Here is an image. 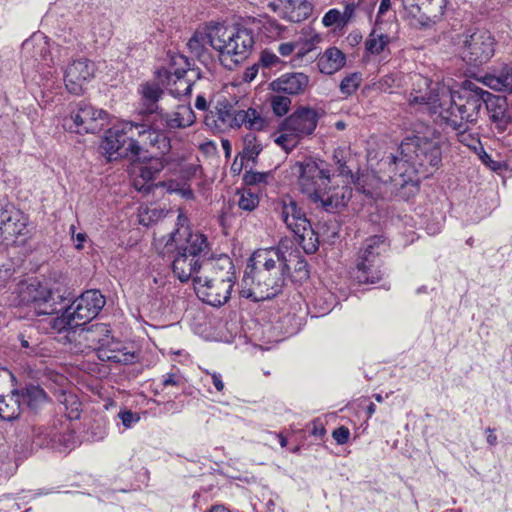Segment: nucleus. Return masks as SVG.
Returning a JSON list of instances; mask_svg holds the SVG:
<instances>
[{"label":"nucleus","mask_w":512,"mask_h":512,"mask_svg":"<svg viewBox=\"0 0 512 512\" xmlns=\"http://www.w3.org/2000/svg\"><path fill=\"white\" fill-rule=\"evenodd\" d=\"M483 83L496 91L512 92V66H503L498 73L488 74L483 78Z\"/></svg>","instance_id":"38"},{"label":"nucleus","mask_w":512,"mask_h":512,"mask_svg":"<svg viewBox=\"0 0 512 512\" xmlns=\"http://www.w3.org/2000/svg\"><path fill=\"white\" fill-rule=\"evenodd\" d=\"M273 178L272 173L269 172H255V171H246L243 176V181L246 185L255 186L261 184H268L270 180Z\"/></svg>","instance_id":"45"},{"label":"nucleus","mask_w":512,"mask_h":512,"mask_svg":"<svg viewBox=\"0 0 512 512\" xmlns=\"http://www.w3.org/2000/svg\"><path fill=\"white\" fill-rule=\"evenodd\" d=\"M14 346L19 349L20 353L28 357H44L48 354V349L40 341L39 332L35 329H26L16 336Z\"/></svg>","instance_id":"28"},{"label":"nucleus","mask_w":512,"mask_h":512,"mask_svg":"<svg viewBox=\"0 0 512 512\" xmlns=\"http://www.w3.org/2000/svg\"><path fill=\"white\" fill-rule=\"evenodd\" d=\"M213 385L215 386L216 390L221 392L224 389V383L222 381V376L219 373H212L211 374Z\"/></svg>","instance_id":"64"},{"label":"nucleus","mask_w":512,"mask_h":512,"mask_svg":"<svg viewBox=\"0 0 512 512\" xmlns=\"http://www.w3.org/2000/svg\"><path fill=\"white\" fill-rule=\"evenodd\" d=\"M231 118V128L245 125L249 130L261 131L267 126L266 119L253 108H249L248 110H233L231 111Z\"/></svg>","instance_id":"31"},{"label":"nucleus","mask_w":512,"mask_h":512,"mask_svg":"<svg viewBox=\"0 0 512 512\" xmlns=\"http://www.w3.org/2000/svg\"><path fill=\"white\" fill-rule=\"evenodd\" d=\"M262 151V144L252 134H247L244 138V148L242 151V158L249 161H255L256 157Z\"/></svg>","instance_id":"43"},{"label":"nucleus","mask_w":512,"mask_h":512,"mask_svg":"<svg viewBox=\"0 0 512 512\" xmlns=\"http://www.w3.org/2000/svg\"><path fill=\"white\" fill-rule=\"evenodd\" d=\"M154 117L156 127L164 128L166 132L187 128L195 122L196 118L192 108L187 105H179L172 113H164L160 110Z\"/></svg>","instance_id":"22"},{"label":"nucleus","mask_w":512,"mask_h":512,"mask_svg":"<svg viewBox=\"0 0 512 512\" xmlns=\"http://www.w3.org/2000/svg\"><path fill=\"white\" fill-rule=\"evenodd\" d=\"M105 305V298L98 290H88L76 298L69 307L79 327L93 320Z\"/></svg>","instance_id":"15"},{"label":"nucleus","mask_w":512,"mask_h":512,"mask_svg":"<svg viewBox=\"0 0 512 512\" xmlns=\"http://www.w3.org/2000/svg\"><path fill=\"white\" fill-rule=\"evenodd\" d=\"M363 81V75L360 72L347 74L340 82L339 89L342 95L351 96L360 87Z\"/></svg>","instance_id":"41"},{"label":"nucleus","mask_w":512,"mask_h":512,"mask_svg":"<svg viewBox=\"0 0 512 512\" xmlns=\"http://www.w3.org/2000/svg\"><path fill=\"white\" fill-rule=\"evenodd\" d=\"M21 395L19 390H12L9 394L0 396V419L13 421L22 413Z\"/></svg>","instance_id":"34"},{"label":"nucleus","mask_w":512,"mask_h":512,"mask_svg":"<svg viewBox=\"0 0 512 512\" xmlns=\"http://www.w3.org/2000/svg\"><path fill=\"white\" fill-rule=\"evenodd\" d=\"M212 35L219 60L229 68L244 62L255 45L253 31L241 25L225 26L217 23V31Z\"/></svg>","instance_id":"5"},{"label":"nucleus","mask_w":512,"mask_h":512,"mask_svg":"<svg viewBox=\"0 0 512 512\" xmlns=\"http://www.w3.org/2000/svg\"><path fill=\"white\" fill-rule=\"evenodd\" d=\"M296 270V272L299 273L301 279L309 277V271L307 270V263L305 262V260L300 259L298 261Z\"/></svg>","instance_id":"61"},{"label":"nucleus","mask_w":512,"mask_h":512,"mask_svg":"<svg viewBox=\"0 0 512 512\" xmlns=\"http://www.w3.org/2000/svg\"><path fill=\"white\" fill-rule=\"evenodd\" d=\"M346 64V55L337 47H329L318 58L319 71L326 75H333Z\"/></svg>","instance_id":"32"},{"label":"nucleus","mask_w":512,"mask_h":512,"mask_svg":"<svg viewBox=\"0 0 512 512\" xmlns=\"http://www.w3.org/2000/svg\"><path fill=\"white\" fill-rule=\"evenodd\" d=\"M282 221L294 234L296 242L305 253L313 254L318 250L319 239L303 209L290 196L282 198L276 205Z\"/></svg>","instance_id":"8"},{"label":"nucleus","mask_w":512,"mask_h":512,"mask_svg":"<svg viewBox=\"0 0 512 512\" xmlns=\"http://www.w3.org/2000/svg\"><path fill=\"white\" fill-rule=\"evenodd\" d=\"M332 436L337 444L343 445L347 443L350 438V430L345 426H340L333 431Z\"/></svg>","instance_id":"53"},{"label":"nucleus","mask_w":512,"mask_h":512,"mask_svg":"<svg viewBox=\"0 0 512 512\" xmlns=\"http://www.w3.org/2000/svg\"><path fill=\"white\" fill-rule=\"evenodd\" d=\"M215 125L222 129L225 127H231V111L229 110H218L214 116Z\"/></svg>","instance_id":"52"},{"label":"nucleus","mask_w":512,"mask_h":512,"mask_svg":"<svg viewBox=\"0 0 512 512\" xmlns=\"http://www.w3.org/2000/svg\"><path fill=\"white\" fill-rule=\"evenodd\" d=\"M195 291L198 297L211 306H221L225 304L231 295L234 285L213 281L207 275H198L194 278Z\"/></svg>","instance_id":"19"},{"label":"nucleus","mask_w":512,"mask_h":512,"mask_svg":"<svg viewBox=\"0 0 512 512\" xmlns=\"http://www.w3.org/2000/svg\"><path fill=\"white\" fill-rule=\"evenodd\" d=\"M179 377L174 374V373H169L167 374L166 376H164L163 378V381H162V384L164 387H167V386H177L179 385Z\"/></svg>","instance_id":"59"},{"label":"nucleus","mask_w":512,"mask_h":512,"mask_svg":"<svg viewBox=\"0 0 512 512\" xmlns=\"http://www.w3.org/2000/svg\"><path fill=\"white\" fill-rule=\"evenodd\" d=\"M464 92H471L477 95L481 101V108L485 105L491 122L494 123L499 130L506 128V125L511 121V113L508 110L506 97L493 95L470 81H465L462 88L459 91H455V93Z\"/></svg>","instance_id":"14"},{"label":"nucleus","mask_w":512,"mask_h":512,"mask_svg":"<svg viewBox=\"0 0 512 512\" xmlns=\"http://www.w3.org/2000/svg\"><path fill=\"white\" fill-rule=\"evenodd\" d=\"M51 327L57 332L74 330L73 334L76 333L79 328L73 314L70 313L69 307H67L61 316H57L51 320Z\"/></svg>","instance_id":"40"},{"label":"nucleus","mask_w":512,"mask_h":512,"mask_svg":"<svg viewBox=\"0 0 512 512\" xmlns=\"http://www.w3.org/2000/svg\"><path fill=\"white\" fill-rule=\"evenodd\" d=\"M332 159L339 176L346 178L348 182L353 183L359 192L371 198L375 197L374 193L366 187V180L353 173V159L349 149L340 147L335 149Z\"/></svg>","instance_id":"21"},{"label":"nucleus","mask_w":512,"mask_h":512,"mask_svg":"<svg viewBox=\"0 0 512 512\" xmlns=\"http://www.w3.org/2000/svg\"><path fill=\"white\" fill-rule=\"evenodd\" d=\"M294 48H295V44H293L291 42L281 43L278 46V52L282 56H289L294 51Z\"/></svg>","instance_id":"58"},{"label":"nucleus","mask_w":512,"mask_h":512,"mask_svg":"<svg viewBox=\"0 0 512 512\" xmlns=\"http://www.w3.org/2000/svg\"><path fill=\"white\" fill-rule=\"evenodd\" d=\"M0 230L5 235V240L24 236L27 233V219L21 211L15 208L10 209V214L5 218V223Z\"/></svg>","instance_id":"33"},{"label":"nucleus","mask_w":512,"mask_h":512,"mask_svg":"<svg viewBox=\"0 0 512 512\" xmlns=\"http://www.w3.org/2000/svg\"><path fill=\"white\" fill-rule=\"evenodd\" d=\"M19 394L22 408L26 405L34 413H37L48 401L47 393L38 385H28L19 390Z\"/></svg>","instance_id":"35"},{"label":"nucleus","mask_w":512,"mask_h":512,"mask_svg":"<svg viewBox=\"0 0 512 512\" xmlns=\"http://www.w3.org/2000/svg\"><path fill=\"white\" fill-rule=\"evenodd\" d=\"M322 24L325 27L336 26L338 28H343L346 26L345 21H343L341 16V11L336 8L330 9L324 14Z\"/></svg>","instance_id":"49"},{"label":"nucleus","mask_w":512,"mask_h":512,"mask_svg":"<svg viewBox=\"0 0 512 512\" xmlns=\"http://www.w3.org/2000/svg\"><path fill=\"white\" fill-rule=\"evenodd\" d=\"M410 105H428L440 119L444 130L474 152H484L479 133L474 129L480 118V98L471 92L455 93L449 85L418 76L408 97Z\"/></svg>","instance_id":"1"},{"label":"nucleus","mask_w":512,"mask_h":512,"mask_svg":"<svg viewBox=\"0 0 512 512\" xmlns=\"http://www.w3.org/2000/svg\"><path fill=\"white\" fill-rule=\"evenodd\" d=\"M442 161V151L437 140L417 136L402 142L398 154H389L380 161L383 169L389 173V180L404 186L414 182V175L422 172L424 176L432 174Z\"/></svg>","instance_id":"2"},{"label":"nucleus","mask_w":512,"mask_h":512,"mask_svg":"<svg viewBox=\"0 0 512 512\" xmlns=\"http://www.w3.org/2000/svg\"><path fill=\"white\" fill-rule=\"evenodd\" d=\"M112 339L111 330L104 323H96L87 328H81L78 333L79 343H85L87 348L97 352L98 349L106 347Z\"/></svg>","instance_id":"27"},{"label":"nucleus","mask_w":512,"mask_h":512,"mask_svg":"<svg viewBox=\"0 0 512 512\" xmlns=\"http://www.w3.org/2000/svg\"><path fill=\"white\" fill-rule=\"evenodd\" d=\"M319 113L311 107L301 106L286 117L280 131H291L299 139L312 135L318 125Z\"/></svg>","instance_id":"18"},{"label":"nucleus","mask_w":512,"mask_h":512,"mask_svg":"<svg viewBox=\"0 0 512 512\" xmlns=\"http://www.w3.org/2000/svg\"><path fill=\"white\" fill-rule=\"evenodd\" d=\"M21 302L32 305L37 315H51L58 312L62 297L47 284L37 279L23 282L19 288Z\"/></svg>","instance_id":"11"},{"label":"nucleus","mask_w":512,"mask_h":512,"mask_svg":"<svg viewBox=\"0 0 512 512\" xmlns=\"http://www.w3.org/2000/svg\"><path fill=\"white\" fill-rule=\"evenodd\" d=\"M177 220L178 227L169 234L165 248L170 250L175 245L199 260L209 259L211 249L207 237L200 232H190L185 215L179 214Z\"/></svg>","instance_id":"10"},{"label":"nucleus","mask_w":512,"mask_h":512,"mask_svg":"<svg viewBox=\"0 0 512 512\" xmlns=\"http://www.w3.org/2000/svg\"><path fill=\"white\" fill-rule=\"evenodd\" d=\"M422 5L434 25L444 13L446 0H423Z\"/></svg>","instance_id":"42"},{"label":"nucleus","mask_w":512,"mask_h":512,"mask_svg":"<svg viewBox=\"0 0 512 512\" xmlns=\"http://www.w3.org/2000/svg\"><path fill=\"white\" fill-rule=\"evenodd\" d=\"M286 247L258 249L248 260L246 271L252 273V282L256 281L255 288L244 289L242 297L253 301H262L277 296L290 272Z\"/></svg>","instance_id":"3"},{"label":"nucleus","mask_w":512,"mask_h":512,"mask_svg":"<svg viewBox=\"0 0 512 512\" xmlns=\"http://www.w3.org/2000/svg\"><path fill=\"white\" fill-rule=\"evenodd\" d=\"M299 168L300 191L317 208L334 212L347 205L351 198V189L347 186H330L328 170L313 160L300 163Z\"/></svg>","instance_id":"4"},{"label":"nucleus","mask_w":512,"mask_h":512,"mask_svg":"<svg viewBox=\"0 0 512 512\" xmlns=\"http://www.w3.org/2000/svg\"><path fill=\"white\" fill-rule=\"evenodd\" d=\"M203 260L193 257L185 250L176 246V254L172 262L174 275L181 281L187 282L201 274Z\"/></svg>","instance_id":"24"},{"label":"nucleus","mask_w":512,"mask_h":512,"mask_svg":"<svg viewBox=\"0 0 512 512\" xmlns=\"http://www.w3.org/2000/svg\"><path fill=\"white\" fill-rule=\"evenodd\" d=\"M134 160L132 172L134 174L133 186L137 191L149 193L154 186V180L159 173L168 164V161L163 157H150L146 160V157L141 161Z\"/></svg>","instance_id":"16"},{"label":"nucleus","mask_w":512,"mask_h":512,"mask_svg":"<svg viewBox=\"0 0 512 512\" xmlns=\"http://www.w3.org/2000/svg\"><path fill=\"white\" fill-rule=\"evenodd\" d=\"M291 106V99L284 95H275L271 97V107L277 116L286 115Z\"/></svg>","instance_id":"47"},{"label":"nucleus","mask_w":512,"mask_h":512,"mask_svg":"<svg viewBox=\"0 0 512 512\" xmlns=\"http://www.w3.org/2000/svg\"><path fill=\"white\" fill-rule=\"evenodd\" d=\"M281 134L275 138V143L281 146L286 152L292 151L300 139L291 131H280Z\"/></svg>","instance_id":"46"},{"label":"nucleus","mask_w":512,"mask_h":512,"mask_svg":"<svg viewBox=\"0 0 512 512\" xmlns=\"http://www.w3.org/2000/svg\"><path fill=\"white\" fill-rule=\"evenodd\" d=\"M391 38L383 32L381 26L376 25L365 41V53L367 55H380L388 50Z\"/></svg>","instance_id":"37"},{"label":"nucleus","mask_w":512,"mask_h":512,"mask_svg":"<svg viewBox=\"0 0 512 512\" xmlns=\"http://www.w3.org/2000/svg\"><path fill=\"white\" fill-rule=\"evenodd\" d=\"M98 358L101 361L129 365L138 361L139 354L133 346L115 342L112 339L106 347L98 349Z\"/></svg>","instance_id":"25"},{"label":"nucleus","mask_w":512,"mask_h":512,"mask_svg":"<svg viewBox=\"0 0 512 512\" xmlns=\"http://www.w3.org/2000/svg\"><path fill=\"white\" fill-rule=\"evenodd\" d=\"M73 240L75 241V244H74L75 248L77 250H81V249H83L84 243L87 240V235L85 233L79 232L75 235Z\"/></svg>","instance_id":"63"},{"label":"nucleus","mask_w":512,"mask_h":512,"mask_svg":"<svg viewBox=\"0 0 512 512\" xmlns=\"http://www.w3.org/2000/svg\"><path fill=\"white\" fill-rule=\"evenodd\" d=\"M160 85L161 83L158 80L157 83H144L140 88L142 113L152 118L160 112L158 101L163 95V89Z\"/></svg>","instance_id":"30"},{"label":"nucleus","mask_w":512,"mask_h":512,"mask_svg":"<svg viewBox=\"0 0 512 512\" xmlns=\"http://www.w3.org/2000/svg\"><path fill=\"white\" fill-rule=\"evenodd\" d=\"M71 400L72 406H75L72 408L71 412L68 414V417L70 419H75L79 417V407L80 403L77 401V399L74 396H69Z\"/></svg>","instance_id":"62"},{"label":"nucleus","mask_w":512,"mask_h":512,"mask_svg":"<svg viewBox=\"0 0 512 512\" xmlns=\"http://www.w3.org/2000/svg\"><path fill=\"white\" fill-rule=\"evenodd\" d=\"M403 10L400 11V15L403 19L408 21V23L415 28H428L433 24L426 14V12L422 9V2L416 3L411 2V5L402 4Z\"/></svg>","instance_id":"36"},{"label":"nucleus","mask_w":512,"mask_h":512,"mask_svg":"<svg viewBox=\"0 0 512 512\" xmlns=\"http://www.w3.org/2000/svg\"><path fill=\"white\" fill-rule=\"evenodd\" d=\"M309 84V76L302 72L285 73L270 83L271 89L277 93L300 95Z\"/></svg>","instance_id":"26"},{"label":"nucleus","mask_w":512,"mask_h":512,"mask_svg":"<svg viewBox=\"0 0 512 512\" xmlns=\"http://www.w3.org/2000/svg\"><path fill=\"white\" fill-rule=\"evenodd\" d=\"M458 47L461 59L471 66L487 63L495 52V39L490 31L476 27H466L461 33L449 36Z\"/></svg>","instance_id":"6"},{"label":"nucleus","mask_w":512,"mask_h":512,"mask_svg":"<svg viewBox=\"0 0 512 512\" xmlns=\"http://www.w3.org/2000/svg\"><path fill=\"white\" fill-rule=\"evenodd\" d=\"M118 418L121 420V423L125 429H130L134 425H136L141 417L137 412H133L128 409H122L118 412Z\"/></svg>","instance_id":"50"},{"label":"nucleus","mask_w":512,"mask_h":512,"mask_svg":"<svg viewBox=\"0 0 512 512\" xmlns=\"http://www.w3.org/2000/svg\"><path fill=\"white\" fill-rule=\"evenodd\" d=\"M137 128H135V141H139V146L142 148V151L144 150V147H147L148 141L150 140V137L152 136V119L150 120V124H137L134 123Z\"/></svg>","instance_id":"48"},{"label":"nucleus","mask_w":512,"mask_h":512,"mask_svg":"<svg viewBox=\"0 0 512 512\" xmlns=\"http://www.w3.org/2000/svg\"><path fill=\"white\" fill-rule=\"evenodd\" d=\"M397 83V76L393 73H389L384 75L379 79L377 83H375L376 89L380 90L381 92H387L389 89L394 87Z\"/></svg>","instance_id":"51"},{"label":"nucleus","mask_w":512,"mask_h":512,"mask_svg":"<svg viewBox=\"0 0 512 512\" xmlns=\"http://www.w3.org/2000/svg\"><path fill=\"white\" fill-rule=\"evenodd\" d=\"M388 248L389 242L383 235L367 238L358 251L353 278L360 284H375L381 281L384 275L381 256Z\"/></svg>","instance_id":"7"},{"label":"nucleus","mask_w":512,"mask_h":512,"mask_svg":"<svg viewBox=\"0 0 512 512\" xmlns=\"http://www.w3.org/2000/svg\"><path fill=\"white\" fill-rule=\"evenodd\" d=\"M164 128H157L155 125V117L152 118V136L148 141L147 147L156 148L159 153L164 156L171 149L170 138L166 135Z\"/></svg>","instance_id":"39"},{"label":"nucleus","mask_w":512,"mask_h":512,"mask_svg":"<svg viewBox=\"0 0 512 512\" xmlns=\"http://www.w3.org/2000/svg\"><path fill=\"white\" fill-rule=\"evenodd\" d=\"M135 128L137 126L134 123L125 122L107 131L101 148L109 161L119 158L140 159L142 148L139 146V141H135Z\"/></svg>","instance_id":"9"},{"label":"nucleus","mask_w":512,"mask_h":512,"mask_svg":"<svg viewBox=\"0 0 512 512\" xmlns=\"http://www.w3.org/2000/svg\"><path fill=\"white\" fill-rule=\"evenodd\" d=\"M270 6L281 18L293 23L306 20L313 9L307 0H277Z\"/></svg>","instance_id":"23"},{"label":"nucleus","mask_w":512,"mask_h":512,"mask_svg":"<svg viewBox=\"0 0 512 512\" xmlns=\"http://www.w3.org/2000/svg\"><path fill=\"white\" fill-rule=\"evenodd\" d=\"M205 274L213 281L235 284V267L231 258L225 254L204 259L200 275Z\"/></svg>","instance_id":"20"},{"label":"nucleus","mask_w":512,"mask_h":512,"mask_svg":"<svg viewBox=\"0 0 512 512\" xmlns=\"http://www.w3.org/2000/svg\"><path fill=\"white\" fill-rule=\"evenodd\" d=\"M174 65L185 64L174 71L160 69L157 71V78L163 87H166L173 97L188 95L192 90V78H198L199 73L195 69L188 68L189 63L184 56L173 58Z\"/></svg>","instance_id":"13"},{"label":"nucleus","mask_w":512,"mask_h":512,"mask_svg":"<svg viewBox=\"0 0 512 512\" xmlns=\"http://www.w3.org/2000/svg\"><path fill=\"white\" fill-rule=\"evenodd\" d=\"M95 64L87 58L73 60L64 70V83L67 91L79 95L84 86L94 78Z\"/></svg>","instance_id":"17"},{"label":"nucleus","mask_w":512,"mask_h":512,"mask_svg":"<svg viewBox=\"0 0 512 512\" xmlns=\"http://www.w3.org/2000/svg\"><path fill=\"white\" fill-rule=\"evenodd\" d=\"M107 116L106 111L81 101L71 115L63 120V127L76 133H97L103 129Z\"/></svg>","instance_id":"12"},{"label":"nucleus","mask_w":512,"mask_h":512,"mask_svg":"<svg viewBox=\"0 0 512 512\" xmlns=\"http://www.w3.org/2000/svg\"><path fill=\"white\" fill-rule=\"evenodd\" d=\"M14 207L10 205L5 198H0V228L3 227V224L5 223V218L9 216L10 209H13Z\"/></svg>","instance_id":"55"},{"label":"nucleus","mask_w":512,"mask_h":512,"mask_svg":"<svg viewBox=\"0 0 512 512\" xmlns=\"http://www.w3.org/2000/svg\"><path fill=\"white\" fill-rule=\"evenodd\" d=\"M217 31V23H209L203 30H196L187 43L189 52L198 59L205 57L207 44L214 49L212 34Z\"/></svg>","instance_id":"29"},{"label":"nucleus","mask_w":512,"mask_h":512,"mask_svg":"<svg viewBox=\"0 0 512 512\" xmlns=\"http://www.w3.org/2000/svg\"><path fill=\"white\" fill-rule=\"evenodd\" d=\"M355 9H356L355 3L351 2V3L345 4L344 11L341 12V16L343 18V21H345V25H347L350 22V20L352 19V17L354 16Z\"/></svg>","instance_id":"56"},{"label":"nucleus","mask_w":512,"mask_h":512,"mask_svg":"<svg viewBox=\"0 0 512 512\" xmlns=\"http://www.w3.org/2000/svg\"><path fill=\"white\" fill-rule=\"evenodd\" d=\"M260 61L265 67H273L280 63L279 57L276 54L269 51L262 52Z\"/></svg>","instance_id":"54"},{"label":"nucleus","mask_w":512,"mask_h":512,"mask_svg":"<svg viewBox=\"0 0 512 512\" xmlns=\"http://www.w3.org/2000/svg\"><path fill=\"white\" fill-rule=\"evenodd\" d=\"M256 281L252 282V273L250 271H246L243 275L242 281H241V291L240 294L242 295V291L244 289H250L255 288Z\"/></svg>","instance_id":"57"},{"label":"nucleus","mask_w":512,"mask_h":512,"mask_svg":"<svg viewBox=\"0 0 512 512\" xmlns=\"http://www.w3.org/2000/svg\"><path fill=\"white\" fill-rule=\"evenodd\" d=\"M259 205V197L251 189H245L240 195L238 206L244 211L251 212Z\"/></svg>","instance_id":"44"},{"label":"nucleus","mask_w":512,"mask_h":512,"mask_svg":"<svg viewBox=\"0 0 512 512\" xmlns=\"http://www.w3.org/2000/svg\"><path fill=\"white\" fill-rule=\"evenodd\" d=\"M158 214L157 211H142L140 212V223L143 225L148 226L152 221V217H155V215Z\"/></svg>","instance_id":"60"}]
</instances>
